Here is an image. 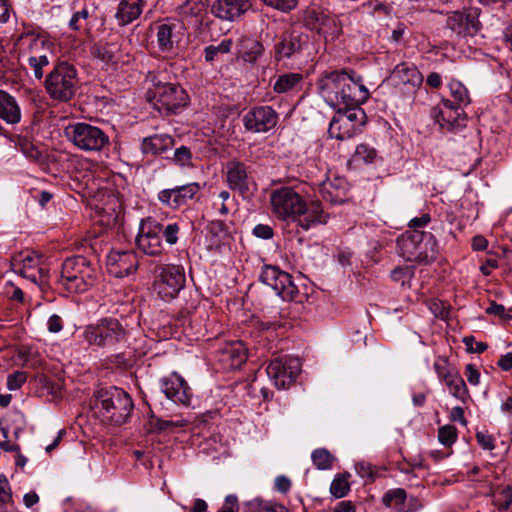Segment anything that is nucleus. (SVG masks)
<instances>
[{
  "label": "nucleus",
  "instance_id": "obj_1",
  "mask_svg": "<svg viewBox=\"0 0 512 512\" xmlns=\"http://www.w3.org/2000/svg\"><path fill=\"white\" fill-rule=\"evenodd\" d=\"M270 209L274 218L284 222H297L303 230L327 222V215L318 202L309 206L301 194L291 187H280L270 193Z\"/></svg>",
  "mask_w": 512,
  "mask_h": 512
},
{
  "label": "nucleus",
  "instance_id": "obj_2",
  "mask_svg": "<svg viewBox=\"0 0 512 512\" xmlns=\"http://www.w3.org/2000/svg\"><path fill=\"white\" fill-rule=\"evenodd\" d=\"M317 85L319 94L333 108L361 106L369 98L362 77L353 70L326 72Z\"/></svg>",
  "mask_w": 512,
  "mask_h": 512
},
{
  "label": "nucleus",
  "instance_id": "obj_3",
  "mask_svg": "<svg viewBox=\"0 0 512 512\" xmlns=\"http://www.w3.org/2000/svg\"><path fill=\"white\" fill-rule=\"evenodd\" d=\"M99 267L84 256L67 258L61 268L60 284L69 293H82L95 285Z\"/></svg>",
  "mask_w": 512,
  "mask_h": 512
},
{
  "label": "nucleus",
  "instance_id": "obj_4",
  "mask_svg": "<svg viewBox=\"0 0 512 512\" xmlns=\"http://www.w3.org/2000/svg\"><path fill=\"white\" fill-rule=\"evenodd\" d=\"M79 337L94 350L110 349L125 340L126 330L118 319L106 317L84 326Z\"/></svg>",
  "mask_w": 512,
  "mask_h": 512
},
{
  "label": "nucleus",
  "instance_id": "obj_5",
  "mask_svg": "<svg viewBox=\"0 0 512 512\" xmlns=\"http://www.w3.org/2000/svg\"><path fill=\"white\" fill-rule=\"evenodd\" d=\"M398 253L411 262L429 263L436 258V241L432 234L420 230L406 231L397 239Z\"/></svg>",
  "mask_w": 512,
  "mask_h": 512
},
{
  "label": "nucleus",
  "instance_id": "obj_6",
  "mask_svg": "<svg viewBox=\"0 0 512 512\" xmlns=\"http://www.w3.org/2000/svg\"><path fill=\"white\" fill-rule=\"evenodd\" d=\"M95 406L101 409L104 420L121 425L129 418L133 402L123 389L109 387L98 390Z\"/></svg>",
  "mask_w": 512,
  "mask_h": 512
},
{
  "label": "nucleus",
  "instance_id": "obj_7",
  "mask_svg": "<svg viewBox=\"0 0 512 512\" xmlns=\"http://www.w3.org/2000/svg\"><path fill=\"white\" fill-rule=\"evenodd\" d=\"M148 81L152 88L148 91V100L160 113H175L188 103V95L185 90L177 84L164 83L157 79L154 74H149Z\"/></svg>",
  "mask_w": 512,
  "mask_h": 512
},
{
  "label": "nucleus",
  "instance_id": "obj_8",
  "mask_svg": "<svg viewBox=\"0 0 512 512\" xmlns=\"http://www.w3.org/2000/svg\"><path fill=\"white\" fill-rule=\"evenodd\" d=\"M78 84L75 67L67 62H60L47 75L45 89L53 100L68 102L75 96Z\"/></svg>",
  "mask_w": 512,
  "mask_h": 512
},
{
  "label": "nucleus",
  "instance_id": "obj_9",
  "mask_svg": "<svg viewBox=\"0 0 512 512\" xmlns=\"http://www.w3.org/2000/svg\"><path fill=\"white\" fill-rule=\"evenodd\" d=\"M65 134L75 147L86 152H99L109 144L108 135L99 127L88 123L69 125Z\"/></svg>",
  "mask_w": 512,
  "mask_h": 512
},
{
  "label": "nucleus",
  "instance_id": "obj_10",
  "mask_svg": "<svg viewBox=\"0 0 512 512\" xmlns=\"http://www.w3.org/2000/svg\"><path fill=\"white\" fill-rule=\"evenodd\" d=\"M185 283V272L181 266L164 264L158 268L153 290L162 300L171 301L185 287Z\"/></svg>",
  "mask_w": 512,
  "mask_h": 512
},
{
  "label": "nucleus",
  "instance_id": "obj_11",
  "mask_svg": "<svg viewBox=\"0 0 512 512\" xmlns=\"http://www.w3.org/2000/svg\"><path fill=\"white\" fill-rule=\"evenodd\" d=\"M266 372L277 389H288L301 372V362L297 357H278L269 363Z\"/></svg>",
  "mask_w": 512,
  "mask_h": 512
},
{
  "label": "nucleus",
  "instance_id": "obj_12",
  "mask_svg": "<svg viewBox=\"0 0 512 512\" xmlns=\"http://www.w3.org/2000/svg\"><path fill=\"white\" fill-rule=\"evenodd\" d=\"M19 46L28 54L27 62L34 72L37 79L43 77V68L48 66L49 48L46 41L33 33H27L19 38Z\"/></svg>",
  "mask_w": 512,
  "mask_h": 512
},
{
  "label": "nucleus",
  "instance_id": "obj_13",
  "mask_svg": "<svg viewBox=\"0 0 512 512\" xmlns=\"http://www.w3.org/2000/svg\"><path fill=\"white\" fill-rule=\"evenodd\" d=\"M137 248L146 255L158 256L164 250L162 224L148 217L142 219L135 239Z\"/></svg>",
  "mask_w": 512,
  "mask_h": 512
},
{
  "label": "nucleus",
  "instance_id": "obj_14",
  "mask_svg": "<svg viewBox=\"0 0 512 512\" xmlns=\"http://www.w3.org/2000/svg\"><path fill=\"white\" fill-rule=\"evenodd\" d=\"M260 280L270 286L284 301H291L298 294V288L292 282L291 276L277 266L265 265Z\"/></svg>",
  "mask_w": 512,
  "mask_h": 512
},
{
  "label": "nucleus",
  "instance_id": "obj_15",
  "mask_svg": "<svg viewBox=\"0 0 512 512\" xmlns=\"http://www.w3.org/2000/svg\"><path fill=\"white\" fill-rule=\"evenodd\" d=\"M242 122L251 133H267L277 125L278 115L270 106H256L245 113Z\"/></svg>",
  "mask_w": 512,
  "mask_h": 512
},
{
  "label": "nucleus",
  "instance_id": "obj_16",
  "mask_svg": "<svg viewBox=\"0 0 512 512\" xmlns=\"http://www.w3.org/2000/svg\"><path fill=\"white\" fill-rule=\"evenodd\" d=\"M226 180L232 190L238 191L243 197L251 195L257 189V184L249 175L245 164L237 161L227 165Z\"/></svg>",
  "mask_w": 512,
  "mask_h": 512
},
{
  "label": "nucleus",
  "instance_id": "obj_17",
  "mask_svg": "<svg viewBox=\"0 0 512 512\" xmlns=\"http://www.w3.org/2000/svg\"><path fill=\"white\" fill-rule=\"evenodd\" d=\"M107 270L110 275L123 278L136 272L137 254L134 251H111L107 256Z\"/></svg>",
  "mask_w": 512,
  "mask_h": 512
},
{
  "label": "nucleus",
  "instance_id": "obj_18",
  "mask_svg": "<svg viewBox=\"0 0 512 512\" xmlns=\"http://www.w3.org/2000/svg\"><path fill=\"white\" fill-rule=\"evenodd\" d=\"M161 391L177 404L188 406L191 401V389L187 382L177 373H171L160 380Z\"/></svg>",
  "mask_w": 512,
  "mask_h": 512
},
{
  "label": "nucleus",
  "instance_id": "obj_19",
  "mask_svg": "<svg viewBox=\"0 0 512 512\" xmlns=\"http://www.w3.org/2000/svg\"><path fill=\"white\" fill-rule=\"evenodd\" d=\"M200 190L198 183H189L159 192L158 199L161 203L172 208H178L191 200Z\"/></svg>",
  "mask_w": 512,
  "mask_h": 512
},
{
  "label": "nucleus",
  "instance_id": "obj_20",
  "mask_svg": "<svg viewBox=\"0 0 512 512\" xmlns=\"http://www.w3.org/2000/svg\"><path fill=\"white\" fill-rule=\"evenodd\" d=\"M92 53L95 57L108 64H125L130 61V55L123 51L122 43L119 41L98 43L93 46Z\"/></svg>",
  "mask_w": 512,
  "mask_h": 512
},
{
  "label": "nucleus",
  "instance_id": "obj_21",
  "mask_svg": "<svg viewBox=\"0 0 512 512\" xmlns=\"http://www.w3.org/2000/svg\"><path fill=\"white\" fill-rule=\"evenodd\" d=\"M447 27L458 34L473 35L479 30V20L476 11L453 12L447 18Z\"/></svg>",
  "mask_w": 512,
  "mask_h": 512
},
{
  "label": "nucleus",
  "instance_id": "obj_22",
  "mask_svg": "<svg viewBox=\"0 0 512 512\" xmlns=\"http://www.w3.org/2000/svg\"><path fill=\"white\" fill-rule=\"evenodd\" d=\"M247 360V349L240 341L227 343L219 351V361L225 369H238Z\"/></svg>",
  "mask_w": 512,
  "mask_h": 512
},
{
  "label": "nucleus",
  "instance_id": "obj_23",
  "mask_svg": "<svg viewBox=\"0 0 512 512\" xmlns=\"http://www.w3.org/2000/svg\"><path fill=\"white\" fill-rule=\"evenodd\" d=\"M389 80L394 86L410 85L417 87L422 83L423 77L414 64L402 62L395 66Z\"/></svg>",
  "mask_w": 512,
  "mask_h": 512
},
{
  "label": "nucleus",
  "instance_id": "obj_24",
  "mask_svg": "<svg viewBox=\"0 0 512 512\" xmlns=\"http://www.w3.org/2000/svg\"><path fill=\"white\" fill-rule=\"evenodd\" d=\"M182 34V27L175 23H162L157 26V44L160 51L173 52Z\"/></svg>",
  "mask_w": 512,
  "mask_h": 512
},
{
  "label": "nucleus",
  "instance_id": "obj_25",
  "mask_svg": "<svg viewBox=\"0 0 512 512\" xmlns=\"http://www.w3.org/2000/svg\"><path fill=\"white\" fill-rule=\"evenodd\" d=\"M250 8L248 0H217L212 6L216 17L233 21Z\"/></svg>",
  "mask_w": 512,
  "mask_h": 512
},
{
  "label": "nucleus",
  "instance_id": "obj_26",
  "mask_svg": "<svg viewBox=\"0 0 512 512\" xmlns=\"http://www.w3.org/2000/svg\"><path fill=\"white\" fill-rule=\"evenodd\" d=\"M442 106L441 109L435 111V118L441 127L452 129L460 124V120L464 119L463 108L454 105L452 100L444 99Z\"/></svg>",
  "mask_w": 512,
  "mask_h": 512
},
{
  "label": "nucleus",
  "instance_id": "obj_27",
  "mask_svg": "<svg viewBox=\"0 0 512 512\" xmlns=\"http://www.w3.org/2000/svg\"><path fill=\"white\" fill-rule=\"evenodd\" d=\"M319 191L328 202H342L346 194V182L342 178L327 179L320 183Z\"/></svg>",
  "mask_w": 512,
  "mask_h": 512
},
{
  "label": "nucleus",
  "instance_id": "obj_28",
  "mask_svg": "<svg viewBox=\"0 0 512 512\" xmlns=\"http://www.w3.org/2000/svg\"><path fill=\"white\" fill-rule=\"evenodd\" d=\"M143 0H121L115 17L120 25H127L136 20L142 13Z\"/></svg>",
  "mask_w": 512,
  "mask_h": 512
},
{
  "label": "nucleus",
  "instance_id": "obj_29",
  "mask_svg": "<svg viewBox=\"0 0 512 512\" xmlns=\"http://www.w3.org/2000/svg\"><path fill=\"white\" fill-rule=\"evenodd\" d=\"M0 118L8 124H16L21 120V109L16 99L2 90H0Z\"/></svg>",
  "mask_w": 512,
  "mask_h": 512
},
{
  "label": "nucleus",
  "instance_id": "obj_30",
  "mask_svg": "<svg viewBox=\"0 0 512 512\" xmlns=\"http://www.w3.org/2000/svg\"><path fill=\"white\" fill-rule=\"evenodd\" d=\"M304 76L301 73H283L276 77L273 90L277 94L292 93L301 90Z\"/></svg>",
  "mask_w": 512,
  "mask_h": 512
},
{
  "label": "nucleus",
  "instance_id": "obj_31",
  "mask_svg": "<svg viewBox=\"0 0 512 512\" xmlns=\"http://www.w3.org/2000/svg\"><path fill=\"white\" fill-rule=\"evenodd\" d=\"M328 133L331 138L344 140L352 138L358 133L357 124L350 123V120L335 114L330 122Z\"/></svg>",
  "mask_w": 512,
  "mask_h": 512
},
{
  "label": "nucleus",
  "instance_id": "obj_32",
  "mask_svg": "<svg viewBox=\"0 0 512 512\" xmlns=\"http://www.w3.org/2000/svg\"><path fill=\"white\" fill-rule=\"evenodd\" d=\"M173 145V138L165 134H155L143 139L142 152L157 155L167 151Z\"/></svg>",
  "mask_w": 512,
  "mask_h": 512
},
{
  "label": "nucleus",
  "instance_id": "obj_33",
  "mask_svg": "<svg viewBox=\"0 0 512 512\" xmlns=\"http://www.w3.org/2000/svg\"><path fill=\"white\" fill-rule=\"evenodd\" d=\"M309 18L315 21L314 28L325 35L336 36L340 33L335 17L321 11L312 10Z\"/></svg>",
  "mask_w": 512,
  "mask_h": 512
},
{
  "label": "nucleus",
  "instance_id": "obj_34",
  "mask_svg": "<svg viewBox=\"0 0 512 512\" xmlns=\"http://www.w3.org/2000/svg\"><path fill=\"white\" fill-rule=\"evenodd\" d=\"M239 53L246 62H255L263 52V46L258 41L243 37L238 44Z\"/></svg>",
  "mask_w": 512,
  "mask_h": 512
},
{
  "label": "nucleus",
  "instance_id": "obj_35",
  "mask_svg": "<svg viewBox=\"0 0 512 512\" xmlns=\"http://www.w3.org/2000/svg\"><path fill=\"white\" fill-rule=\"evenodd\" d=\"M444 384L447 387L449 393L457 400L461 401L462 403H466L469 400V391L460 373L456 374L453 378L449 379Z\"/></svg>",
  "mask_w": 512,
  "mask_h": 512
},
{
  "label": "nucleus",
  "instance_id": "obj_36",
  "mask_svg": "<svg viewBox=\"0 0 512 512\" xmlns=\"http://www.w3.org/2000/svg\"><path fill=\"white\" fill-rule=\"evenodd\" d=\"M301 50L300 41L291 35L283 36L277 44L276 52L279 58H290Z\"/></svg>",
  "mask_w": 512,
  "mask_h": 512
},
{
  "label": "nucleus",
  "instance_id": "obj_37",
  "mask_svg": "<svg viewBox=\"0 0 512 512\" xmlns=\"http://www.w3.org/2000/svg\"><path fill=\"white\" fill-rule=\"evenodd\" d=\"M490 495L493 497V504L500 512L507 511L512 505V487L502 486L492 490Z\"/></svg>",
  "mask_w": 512,
  "mask_h": 512
},
{
  "label": "nucleus",
  "instance_id": "obj_38",
  "mask_svg": "<svg viewBox=\"0 0 512 512\" xmlns=\"http://www.w3.org/2000/svg\"><path fill=\"white\" fill-rule=\"evenodd\" d=\"M453 103L463 108L470 103V96L467 88L458 80L452 79L448 84Z\"/></svg>",
  "mask_w": 512,
  "mask_h": 512
},
{
  "label": "nucleus",
  "instance_id": "obj_39",
  "mask_svg": "<svg viewBox=\"0 0 512 512\" xmlns=\"http://www.w3.org/2000/svg\"><path fill=\"white\" fill-rule=\"evenodd\" d=\"M434 371L440 382L445 383L459 371L445 357H438L433 364Z\"/></svg>",
  "mask_w": 512,
  "mask_h": 512
},
{
  "label": "nucleus",
  "instance_id": "obj_40",
  "mask_svg": "<svg viewBox=\"0 0 512 512\" xmlns=\"http://www.w3.org/2000/svg\"><path fill=\"white\" fill-rule=\"evenodd\" d=\"M336 114L341 115L342 117L350 120V123L357 124V131L364 124L365 113L364 110L360 108V106H342L341 108H336Z\"/></svg>",
  "mask_w": 512,
  "mask_h": 512
},
{
  "label": "nucleus",
  "instance_id": "obj_41",
  "mask_svg": "<svg viewBox=\"0 0 512 512\" xmlns=\"http://www.w3.org/2000/svg\"><path fill=\"white\" fill-rule=\"evenodd\" d=\"M352 157L355 162L372 164L377 160L378 152L373 146L366 143H361L357 145Z\"/></svg>",
  "mask_w": 512,
  "mask_h": 512
},
{
  "label": "nucleus",
  "instance_id": "obj_42",
  "mask_svg": "<svg viewBox=\"0 0 512 512\" xmlns=\"http://www.w3.org/2000/svg\"><path fill=\"white\" fill-rule=\"evenodd\" d=\"M207 8L205 0H186L180 7L179 12L184 17H198Z\"/></svg>",
  "mask_w": 512,
  "mask_h": 512
},
{
  "label": "nucleus",
  "instance_id": "obj_43",
  "mask_svg": "<svg viewBox=\"0 0 512 512\" xmlns=\"http://www.w3.org/2000/svg\"><path fill=\"white\" fill-rule=\"evenodd\" d=\"M188 422L184 419L178 420H162L159 418L152 417L149 420V431L150 432H161L170 430L173 428L184 427Z\"/></svg>",
  "mask_w": 512,
  "mask_h": 512
},
{
  "label": "nucleus",
  "instance_id": "obj_44",
  "mask_svg": "<svg viewBox=\"0 0 512 512\" xmlns=\"http://www.w3.org/2000/svg\"><path fill=\"white\" fill-rule=\"evenodd\" d=\"M38 259L33 255H26L20 257L15 260V266H19L17 271L23 275L24 277L31 279L32 281H36V276L34 274H29V270H32L38 266Z\"/></svg>",
  "mask_w": 512,
  "mask_h": 512
},
{
  "label": "nucleus",
  "instance_id": "obj_45",
  "mask_svg": "<svg viewBox=\"0 0 512 512\" xmlns=\"http://www.w3.org/2000/svg\"><path fill=\"white\" fill-rule=\"evenodd\" d=\"M232 47L231 39H224L218 45H209L204 49V57L207 62H213L219 54H227Z\"/></svg>",
  "mask_w": 512,
  "mask_h": 512
},
{
  "label": "nucleus",
  "instance_id": "obj_46",
  "mask_svg": "<svg viewBox=\"0 0 512 512\" xmlns=\"http://www.w3.org/2000/svg\"><path fill=\"white\" fill-rule=\"evenodd\" d=\"M311 459L317 469L327 470L331 468L334 457L328 450L318 448L312 452Z\"/></svg>",
  "mask_w": 512,
  "mask_h": 512
},
{
  "label": "nucleus",
  "instance_id": "obj_47",
  "mask_svg": "<svg viewBox=\"0 0 512 512\" xmlns=\"http://www.w3.org/2000/svg\"><path fill=\"white\" fill-rule=\"evenodd\" d=\"M350 490L348 478L345 475H340L334 478L330 486V492L336 498L344 497Z\"/></svg>",
  "mask_w": 512,
  "mask_h": 512
},
{
  "label": "nucleus",
  "instance_id": "obj_48",
  "mask_svg": "<svg viewBox=\"0 0 512 512\" xmlns=\"http://www.w3.org/2000/svg\"><path fill=\"white\" fill-rule=\"evenodd\" d=\"M428 308L437 318L446 320L449 317L450 306L444 301L439 299H432L428 302Z\"/></svg>",
  "mask_w": 512,
  "mask_h": 512
},
{
  "label": "nucleus",
  "instance_id": "obj_49",
  "mask_svg": "<svg viewBox=\"0 0 512 512\" xmlns=\"http://www.w3.org/2000/svg\"><path fill=\"white\" fill-rule=\"evenodd\" d=\"M230 200V193L226 190L219 192L214 195L213 208L218 211L220 215H227L230 212V208L227 202Z\"/></svg>",
  "mask_w": 512,
  "mask_h": 512
},
{
  "label": "nucleus",
  "instance_id": "obj_50",
  "mask_svg": "<svg viewBox=\"0 0 512 512\" xmlns=\"http://www.w3.org/2000/svg\"><path fill=\"white\" fill-rule=\"evenodd\" d=\"M438 439L444 446H451L457 439V429L452 425L439 428Z\"/></svg>",
  "mask_w": 512,
  "mask_h": 512
},
{
  "label": "nucleus",
  "instance_id": "obj_51",
  "mask_svg": "<svg viewBox=\"0 0 512 512\" xmlns=\"http://www.w3.org/2000/svg\"><path fill=\"white\" fill-rule=\"evenodd\" d=\"M414 275L413 269L410 266L397 267L391 272V278L401 285L409 284Z\"/></svg>",
  "mask_w": 512,
  "mask_h": 512
},
{
  "label": "nucleus",
  "instance_id": "obj_52",
  "mask_svg": "<svg viewBox=\"0 0 512 512\" xmlns=\"http://www.w3.org/2000/svg\"><path fill=\"white\" fill-rule=\"evenodd\" d=\"M173 161L182 167L192 166V153L186 146L177 148L174 152Z\"/></svg>",
  "mask_w": 512,
  "mask_h": 512
},
{
  "label": "nucleus",
  "instance_id": "obj_53",
  "mask_svg": "<svg viewBox=\"0 0 512 512\" xmlns=\"http://www.w3.org/2000/svg\"><path fill=\"white\" fill-rule=\"evenodd\" d=\"M27 380V374L23 371H16L7 377V388L10 391L17 390L22 387V385Z\"/></svg>",
  "mask_w": 512,
  "mask_h": 512
},
{
  "label": "nucleus",
  "instance_id": "obj_54",
  "mask_svg": "<svg viewBox=\"0 0 512 512\" xmlns=\"http://www.w3.org/2000/svg\"><path fill=\"white\" fill-rule=\"evenodd\" d=\"M179 225L177 223L168 224L166 227L162 225V238L169 245H174L178 241Z\"/></svg>",
  "mask_w": 512,
  "mask_h": 512
},
{
  "label": "nucleus",
  "instance_id": "obj_55",
  "mask_svg": "<svg viewBox=\"0 0 512 512\" xmlns=\"http://www.w3.org/2000/svg\"><path fill=\"white\" fill-rule=\"evenodd\" d=\"M405 499H406L405 490L398 488V489L388 491L383 497V503L386 506H391L394 503L395 504L396 503H404Z\"/></svg>",
  "mask_w": 512,
  "mask_h": 512
},
{
  "label": "nucleus",
  "instance_id": "obj_56",
  "mask_svg": "<svg viewBox=\"0 0 512 512\" xmlns=\"http://www.w3.org/2000/svg\"><path fill=\"white\" fill-rule=\"evenodd\" d=\"M355 470L357 474L364 479H373L374 469L369 462L360 461L355 464Z\"/></svg>",
  "mask_w": 512,
  "mask_h": 512
},
{
  "label": "nucleus",
  "instance_id": "obj_57",
  "mask_svg": "<svg viewBox=\"0 0 512 512\" xmlns=\"http://www.w3.org/2000/svg\"><path fill=\"white\" fill-rule=\"evenodd\" d=\"M465 376L467 381L473 386H477L480 383V372L473 364L465 366Z\"/></svg>",
  "mask_w": 512,
  "mask_h": 512
},
{
  "label": "nucleus",
  "instance_id": "obj_58",
  "mask_svg": "<svg viewBox=\"0 0 512 512\" xmlns=\"http://www.w3.org/2000/svg\"><path fill=\"white\" fill-rule=\"evenodd\" d=\"M476 439L478 444L485 450L494 449V439L491 435L486 432L479 431L476 433Z\"/></svg>",
  "mask_w": 512,
  "mask_h": 512
},
{
  "label": "nucleus",
  "instance_id": "obj_59",
  "mask_svg": "<svg viewBox=\"0 0 512 512\" xmlns=\"http://www.w3.org/2000/svg\"><path fill=\"white\" fill-rule=\"evenodd\" d=\"M62 329H63L62 318L57 314L51 315L47 321V330L50 333H59Z\"/></svg>",
  "mask_w": 512,
  "mask_h": 512
},
{
  "label": "nucleus",
  "instance_id": "obj_60",
  "mask_svg": "<svg viewBox=\"0 0 512 512\" xmlns=\"http://www.w3.org/2000/svg\"><path fill=\"white\" fill-rule=\"evenodd\" d=\"M253 234L261 239H270L273 237V229L269 225L258 224L253 229Z\"/></svg>",
  "mask_w": 512,
  "mask_h": 512
},
{
  "label": "nucleus",
  "instance_id": "obj_61",
  "mask_svg": "<svg viewBox=\"0 0 512 512\" xmlns=\"http://www.w3.org/2000/svg\"><path fill=\"white\" fill-rule=\"evenodd\" d=\"M259 509L266 512H288L287 509L278 503L270 501H258Z\"/></svg>",
  "mask_w": 512,
  "mask_h": 512
},
{
  "label": "nucleus",
  "instance_id": "obj_62",
  "mask_svg": "<svg viewBox=\"0 0 512 512\" xmlns=\"http://www.w3.org/2000/svg\"><path fill=\"white\" fill-rule=\"evenodd\" d=\"M12 13L13 8L10 2L8 0H0V23L8 22Z\"/></svg>",
  "mask_w": 512,
  "mask_h": 512
},
{
  "label": "nucleus",
  "instance_id": "obj_63",
  "mask_svg": "<svg viewBox=\"0 0 512 512\" xmlns=\"http://www.w3.org/2000/svg\"><path fill=\"white\" fill-rule=\"evenodd\" d=\"M19 146H20L22 152L24 153V155L27 158H30V159H37L38 158L39 151L32 144H30L28 141L20 140L19 141Z\"/></svg>",
  "mask_w": 512,
  "mask_h": 512
},
{
  "label": "nucleus",
  "instance_id": "obj_64",
  "mask_svg": "<svg viewBox=\"0 0 512 512\" xmlns=\"http://www.w3.org/2000/svg\"><path fill=\"white\" fill-rule=\"evenodd\" d=\"M497 364L504 371L511 370L512 369V352H508V353L502 355L499 358Z\"/></svg>",
  "mask_w": 512,
  "mask_h": 512
}]
</instances>
